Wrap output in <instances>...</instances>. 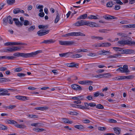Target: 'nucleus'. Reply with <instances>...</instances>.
Returning a JSON list of instances; mask_svg holds the SVG:
<instances>
[{
    "label": "nucleus",
    "mask_w": 135,
    "mask_h": 135,
    "mask_svg": "<svg viewBox=\"0 0 135 135\" xmlns=\"http://www.w3.org/2000/svg\"><path fill=\"white\" fill-rule=\"evenodd\" d=\"M113 48L117 52H119L120 54H131L135 53V51L131 49L122 50L121 48L117 47H113Z\"/></svg>",
    "instance_id": "1"
},
{
    "label": "nucleus",
    "mask_w": 135,
    "mask_h": 135,
    "mask_svg": "<svg viewBox=\"0 0 135 135\" xmlns=\"http://www.w3.org/2000/svg\"><path fill=\"white\" fill-rule=\"evenodd\" d=\"M85 35L80 32H72L65 34L63 35V37H69L80 36H84Z\"/></svg>",
    "instance_id": "2"
},
{
    "label": "nucleus",
    "mask_w": 135,
    "mask_h": 135,
    "mask_svg": "<svg viewBox=\"0 0 135 135\" xmlns=\"http://www.w3.org/2000/svg\"><path fill=\"white\" fill-rule=\"evenodd\" d=\"M3 24L6 26L8 23L10 24L13 23V21L12 17L10 16H8L6 18H4L3 19Z\"/></svg>",
    "instance_id": "3"
},
{
    "label": "nucleus",
    "mask_w": 135,
    "mask_h": 135,
    "mask_svg": "<svg viewBox=\"0 0 135 135\" xmlns=\"http://www.w3.org/2000/svg\"><path fill=\"white\" fill-rule=\"evenodd\" d=\"M120 71L121 73H127L129 72L130 71L128 70V65H123V68L120 67L117 70V71Z\"/></svg>",
    "instance_id": "4"
},
{
    "label": "nucleus",
    "mask_w": 135,
    "mask_h": 135,
    "mask_svg": "<svg viewBox=\"0 0 135 135\" xmlns=\"http://www.w3.org/2000/svg\"><path fill=\"white\" fill-rule=\"evenodd\" d=\"M85 25L92 27H100L98 24L91 22L85 21Z\"/></svg>",
    "instance_id": "5"
},
{
    "label": "nucleus",
    "mask_w": 135,
    "mask_h": 135,
    "mask_svg": "<svg viewBox=\"0 0 135 135\" xmlns=\"http://www.w3.org/2000/svg\"><path fill=\"white\" fill-rule=\"evenodd\" d=\"M59 42L60 45H71L74 43L73 41H59Z\"/></svg>",
    "instance_id": "6"
},
{
    "label": "nucleus",
    "mask_w": 135,
    "mask_h": 135,
    "mask_svg": "<svg viewBox=\"0 0 135 135\" xmlns=\"http://www.w3.org/2000/svg\"><path fill=\"white\" fill-rule=\"evenodd\" d=\"M49 32V30H40L37 32V33L39 36L45 35Z\"/></svg>",
    "instance_id": "7"
},
{
    "label": "nucleus",
    "mask_w": 135,
    "mask_h": 135,
    "mask_svg": "<svg viewBox=\"0 0 135 135\" xmlns=\"http://www.w3.org/2000/svg\"><path fill=\"white\" fill-rule=\"evenodd\" d=\"M71 105L73 107L76 108H80L82 109H88V108L85 107V106L81 105L75 104H71Z\"/></svg>",
    "instance_id": "8"
},
{
    "label": "nucleus",
    "mask_w": 135,
    "mask_h": 135,
    "mask_svg": "<svg viewBox=\"0 0 135 135\" xmlns=\"http://www.w3.org/2000/svg\"><path fill=\"white\" fill-rule=\"evenodd\" d=\"M8 91L6 89H1V95H9L10 94L8 93Z\"/></svg>",
    "instance_id": "9"
},
{
    "label": "nucleus",
    "mask_w": 135,
    "mask_h": 135,
    "mask_svg": "<svg viewBox=\"0 0 135 135\" xmlns=\"http://www.w3.org/2000/svg\"><path fill=\"white\" fill-rule=\"evenodd\" d=\"M74 25L77 26L85 25V21L83 20L79 21L75 23Z\"/></svg>",
    "instance_id": "10"
},
{
    "label": "nucleus",
    "mask_w": 135,
    "mask_h": 135,
    "mask_svg": "<svg viewBox=\"0 0 135 135\" xmlns=\"http://www.w3.org/2000/svg\"><path fill=\"white\" fill-rule=\"evenodd\" d=\"M31 52L28 53H21V57L23 58H28L30 57H32Z\"/></svg>",
    "instance_id": "11"
},
{
    "label": "nucleus",
    "mask_w": 135,
    "mask_h": 135,
    "mask_svg": "<svg viewBox=\"0 0 135 135\" xmlns=\"http://www.w3.org/2000/svg\"><path fill=\"white\" fill-rule=\"evenodd\" d=\"M13 21H15V24L18 27H21L23 25L22 22H20L18 19L14 18L13 19Z\"/></svg>",
    "instance_id": "12"
},
{
    "label": "nucleus",
    "mask_w": 135,
    "mask_h": 135,
    "mask_svg": "<svg viewBox=\"0 0 135 135\" xmlns=\"http://www.w3.org/2000/svg\"><path fill=\"white\" fill-rule=\"evenodd\" d=\"M71 87L73 89L76 90H81L82 89L80 86L76 84L72 85Z\"/></svg>",
    "instance_id": "13"
},
{
    "label": "nucleus",
    "mask_w": 135,
    "mask_h": 135,
    "mask_svg": "<svg viewBox=\"0 0 135 135\" xmlns=\"http://www.w3.org/2000/svg\"><path fill=\"white\" fill-rule=\"evenodd\" d=\"M56 40L53 39H49L44 40L42 42H41V44L44 43L45 44H52L55 42Z\"/></svg>",
    "instance_id": "14"
},
{
    "label": "nucleus",
    "mask_w": 135,
    "mask_h": 135,
    "mask_svg": "<svg viewBox=\"0 0 135 135\" xmlns=\"http://www.w3.org/2000/svg\"><path fill=\"white\" fill-rule=\"evenodd\" d=\"M24 12L23 10H22L19 8H16L13 10V13L15 14H16L19 13H24Z\"/></svg>",
    "instance_id": "15"
},
{
    "label": "nucleus",
    "mask_w": 135,
    "mask_h": 135,
    "mask_svg": "<svg viewBox=\"0 0 135 135\" xmlns=\"http://www.w3.org/2000/svg\"><path fill=\"white\" fill-rule=\"evenodd\" d=\"M103 17L105 19L108 20L117 18L116 17H115L114 16L108 15L103 16Z\"/></svg>",
    "instance_id": "16"
},
{
    "label": "nucleus",
    "mask_w": 135,
    "mask_h": 135,
    "mask_svg": "<svg viewBox=\"0 0 135 135\" xmlns=\"http://www.w3.org/2000/svg\"><path fill=\"white\" fill-rule=\"evenodd\" d=\"M72 54L71 52H68L65 53L60 54L59 56L61 57H69L71 54Z\"/></svg>",
    "instance_id": "17"
},
{
    "label": "nucleus",
    "mask_w": 135,
    "mask_h": 135,
    "mask_svg": "<svg viewBox=\"0 0 135 135\" xmlns=\"http://www.w3.org/2000/svg\"><path fill=\"white\" fill-rule=\"evenodd\" d=\"M128 40H122L119 41H118V43L120 45V46L123 45H128Z\"/></svg>",
    "instance_id": "18"
},
{
    "label": "nucleus",
    "mask_w": 135,
    "mask_h": 135,
    "mask_svg": "<svg viewBox=\"0 0 135 135\" xmlns=\"http://www.w3.org/2000/svg\"><path fill=\"white\" fill-rule=\"evenodd\" d=\"M35 109L37 110H40L43 111L49 109V108L48 107L45 106L43 107H37L35 108Z\"/></svg>",
    "instance_id": "19"
},
{
    "label": "nucleus",
    "mask_w": 135,
    "mask_h": 135,
    "mask_svg": "<svg viewBox=\"0 0 135 135\" xmlns=\"http://www.w3.org/2000/svg\"><path fill=\"white\" fill-rule=\"evenodd\" d=\"M113 129L115 133L117 135H119L121 132L120 129L118 127L114 128Z\"/></svg>",
    "instance_id": "20"
},
{
    "label": "nucleus",
    "mask_w": 135,
    "mask_h": 135,
    "mask_svg": "<svg viewBox=\"0 0 135 135\" xmlns=\"http://www.w3.org/2000/svg\"><path fill=\"white\" fill-rule=\"evenodd\" d=\"M6 122L8 124H17V122L15 120L10 119L6 120Z\"/></svg>",
    "instance_id": "21"
},
{
    "label": "nucleus",
    "mask_w": 135,
    "mask_h": 135,
    "mask_svg": "<svg viewBox=\"0 0 135 135\" xmlns=\"http://www.w3.org/2000/svg\"><path fill=\"white\" fill-rule=\"evenodd\" d=\"M87 17V14H84L80 16L77 18V20H78L81 19H84L86 18Z\"/></svg>",
    "instance_id": "22"
},
{
    "label": "nucleus",
    "mask_w": 135,
    "mask_h": 135,
    "mask_svg": "<svg viewBox=\"0 0 135 135\" xmlns=\"http://www.w3.org/2000/svg\"><path fill=\"white\" fill-rule=\"evenodd\" d=\"M62 120L63 122L65 123H68L70 124H71L73 123V122L71 121H70L68 120V119L65 118H62Z\"/></svg>",
    "instance_id": "23"
},
{
    "label": "nucleus",
    "mask_w": 135,
    "mask_h": 135,
    "mask_svg": "<svg viewBox=\"0 0 135 135\" xmlns=\"http://www.w3.org/2000/svg\"><path fill=\"white\" fill-rule=\"evenodd\" d=\"M74 127L80 130H82L84 128V126L81 125H77L74 126Z\"/></svg>",
    "instance_id": "24"
},
{
    "label": "nucleus",
    "mask_w": 135,
    "mask_h": 135,
    "mask_svg": "<svg viewBox=\"0 0 135 135\" xmlns=\"http://www.w3.org/2000/svg\"><path fill=\"white\" fill-rule=\"evenodd\" d=\"M11 80L7 78H1V83H3L5 82L10 81Z\"/></svg>",
    "instance_id": "25"
},
{
    "label": "nucleus",
    "mask_w": 135,
    "mask_h": 135,
    "mask_svg": "<svg viewBox=\"0 0 135 135\" xmlns=\"http://www.w3.org/2000/svg\"><path fill=\"white\" fill-rule=\"evenodd\" d=\"M82 56L79 54H75L71 56V57L73 58H78Z\"/></svg>",
    "instance_id": "26"
},
{
    "label": "nucleus",
    "mask_w": 135,
    "mask_h": 135,
    "mask_svg": "<svg viewBox=\"0 0 135 135\" xmlns=\"http://www.w3.org/2000/svg\"><path fill=\"white\" fill-rule=\"evenodd\" d=\"M15 126L19 128L23 129L26 127V126L24 124H16L15 125Z\"/></svg>",
    "instance_id": "27"
},
{
    "label": "nucleus",
    "mask_w": 135,
    "mask_h": 135,
    "mask_svg": "<svg viewBox=\"0 0 135 135\" xmlns=\"http://www.w3.org/2000/svg\"><path fill=\"white\" fill-rule=\"evenodd\" d=\"M49 25H38V27L39 29H47L48 28Z\"/></svg>",
    "instance_id": "28"
},
{
    "label": "nucleus",
    "mask_w": 135,
    "mask_h": 135,
    "mask_svg": "<svg viewBox=\"0 0 135 135\" xmlns=\"http://www.w3.org/2000/svg\"><path fill=\"white\" fill-rule=\"evenodd\" d=\"M33 130L36 132H40L45 131V130L42 128H39L36 127L33 128Z\"/></svg>",
    "instance_id": "29"
},
{
    "label": "nucleus",
    "mask_w": 135,
    "mask_h": 135,
    "mask_svg": "<svg viewBox=\"0 0 135 135\" xmlns=\"http://www.w3.org/2000/svg\"><path fill=\"white\" fill-rule=\"evenodd\" d=\"M42 52V51L41 50L37 51L35 52H31V54L32 57H34V56H35L37 55V54L41 53Z\"/></svg>",
    "instance_id": "30"
},
{
    "label": "nucleus",
    "mask_w": 135,
    "mask_h": 135,
    "mask_svg": "<svg viewBox=\"0 0 135 135\" xmlns=\"http://www.w3.org/2000/svg\"><path fill=\"white\" fill-rule=\"evenodd\" d=\"M56 15L57 16L54 21V23H57L60 20V17L59 13H57L56 14Z\"/></svg>",
    "instance_id": "31"
},
{
    "label": "nucleus",
    "mask_w": 135,
    "mask_h": 135,
    "mask_svg": "<svg viewBox=\"0 0 135 135\" xmlns=\"http://www.w3.org/2000/svg\"><path fill=\"white\" fill-rule=\"evenodd\" d=\"M128 45L129 46L135 45V42L134 41L128 40Z\"/></svg>",
    "instance_id": "32"
},
{
    "label": "nucleus",
    "mask_w": 135,
    "mask_h": 135,
    "mask_svg": "<svg viewBox=\"0 0 135 135\" xmlns=\"http://www.w3.org/2000/svg\"><path fill=\"white\" fill-rule=\"evenodd\" d=\"M88 18L94 20L98 19L99 18L96 16L94 15H90L88 17Z\"/></svg>",
    "instance_id": "33"
},
{
    "label": "nucleus",
    "mask_w": 135,
    "mask_h": 135,
    "mask_svg": "<svg viewBox=\"0 0 135 135\" xmlns=\"http://www.w3.org/2000/svg\"><path fill=\"white\" fill-rule=\"evenodd\" d=\"M93 83V81L91 80H85V84L86 85H89Z\"/></svg>",
    "instance_id": "34"
},
{
    "label": "nucleus",
    "mask_w": 135,
    "mask_h": 135,
    "mask_svg": "<svg viewBox=\"0 0 135 135\" xmlns=\"http://www.w3.org/2000/svg\"><path fill=\"white\" fill-rule=\"evenodd\" d=\"M14 51V50L13 47L11 48H9L5 50V52H12Z\"/></svg>",
    "instance_id": "35"
},
{
    "label": "nucleus",
    "mask_w": 135,
    "mask_h": 135,
    "mask_svg": "<svg viewBox=\"0 0 135 135\" xmlns=\"http://www.w3.org/2000/svg\"><path fill=\"white\" fill-rule=\"evenodd\" d=\"M7 2L8 4L12 5L15 2V0H7Z\"/></svg>",
    "instance_id": "36"
},
{
    "label": "nucleus",
    "mask_w": 135,
    "mask_h": 135,
    "mask_svg": "<svg viewBox=\"0 0 135 135\" xmlns=\"http://www.w3.org/2000/svg\"><path fill=\"white\" fill-rule=\"evenodd\" d=\"M113 4L112 1H109L107 4V6L108 7H112Z\"/></svg>",
    "instance_id": "37"
},
{
    "label": "nucleus",
    "mask_w": 135,
    "mask_h": 135,
    "mask_svg": "<svg viewBox=\"0 0 135 135\" xmlns=\"http://www.w3.org/2000/svg\"><path fill=\"white\" fill-rule=\"evenodd\" d=\"M28 117L32 118H37L38 116L37 115H35L29 114L28 115Z\"/></svg>",
    "instance_id": "38"
},
{
    "label": "nucleus",
    "mask_w": 135,
    "mask_h": 135,
    "mask_svg": "<svg viewBox=\"0 0 135 135\" xmlns=\"http://www.w3.org/2000/svg\"><path fill=\"white\" fill-rule=\"evenodd\" d=\"M121 54L119 53V52H118V53L117 54H115L113 55V58H117L118 57H120V56L121 55L120 54Z\"/></svg>",
    "instance_id": "39"
},
{
    "label": "nucleus",
    "mask_w": 135,
    "mask_h": 135,
    "mask_svg": "<svg viewBox=\"0 0 135 135\" xmlns=\"http://www.w3.org/2000/svg\"><path fill=\"white\" fill-rule=\"evenodd\" d=\"M35 29V26H32L28 28V31L30 32L31 31H33Z\"/></svg>",
    "instance_id": "40"
},
{
    "label": "nucleus",
    "mask_w": 135,
    "mask_h": 135,
    "mask_svg": "<svg viewBox=\"0 0 135 135\" xmlns=\"http://www.w3.org/2000/svg\"><path fill=\"white\" fill-rule=\"evenodd\" d=\"M75 64L74 63H71L68 64L67 66L70 67H75Z\"/></svg>",
    "instance_id": "41"
},
{
    "label": "nucleus",
    "mask_w": 135,
    "mask_h": 135,
    "mask_svg": "<svg viewBox=\"0 0 135 135\" xmlns=\"http://www.w3.org/2000/svg\"><path fill=\"white\" fill-rule=\"evenodd\" d=\"M96 108L98 109H103L104 108L103 106L101 104H99L96 105Z\"/></svg>",
    "instance_id": "42"
},
{
    "label": "nucleus",
    "mask_w": 135,
    "mask_h": 135,
    "mask_svg": "<svg viewBox=\"0 0 135 135\" xmlns=\"http://www.w3.org/2000/svg\"><path fill=\"white\" fill-rule=\"evenodd\" d=\"M68 114L72 115H77L79 114V113L74 112H70L68 113Z\"/></svg>",
    "instance_id": "43"
},
{
    "label": "nucleus",
    "mask_w": 135,
    "mask_h": 135,
    "mask_svg": "<svg viewBox=\"0 0 135 135\" xmlns=\"http://www.w3.org/2000/svg\"><path fill=\"white\" fill-rule=\"evenodd\" d=\"M111 44L109 42L103 43V47H108L110 46Z\"/></svg>",
    "instance_id": "44"
},
{
    "label": "nucleus",
    "mask_w": 135,
    "mask_h": 135,
    "mask_svg": "<svg viewBox=\"0 0 135 135\" xmlns=\"http://www.w3.org/2000/svg\"><path fill=\"white\" fill-rule=\"evenodd\" d=\"M16 106L15 105H10L9 106L6 107L7 108L9 109H11L15 107Z\"/></svg>",
    "instance_id": "45"
},
{
    "label": "nucleus",
    "mask_w": 135,
    "mask_h": 135,
    "mask_svg": "<svg viewBox=\"0 0 135 135\" xmlns=\"http://www.w3.org/2000/svg\"><path fill=\"white\" fill-rule=\"evenodd\" d=\"M25 75H26V74H25L22 73H19L17 74V76L20 77L24 76Z\"/></svg>",
    "instance_id": "46"
},
{
    "label": "nucleus",
    "mask_w": 135,
    "mask_h": 135,
    "mask_svg": "<svg viewBox=\"0 0 135 135\" xmlns=\"http://www.w3.org/2000/svg\"><path fill=\"white\" fill-rule=\"evenodd\" d=\"M13 47L14 51L19 50L21 49L20 47L13 46Z\"/></svg>",
    "instance_id": "47"
},
{
    "label": "nucleus",
    "mask_w": 135,
    "mask_h": 135,
    "mask_svg": "<svg viewBox=\"0 0 135 135\" xmlns=\"http://www.w3.org/2000/svg\"><path fill=\"white\" fill-rule=\"evenodd\" d=\"M30 24L29 21L27 20H25L23 22V25L25 26H27Z\"/></svg>",
    "instance_id": "48"
},
{
    "label": "nucleus",
    "mask_w": 135,
    "mask_h": 135,
    "mask_svg": "<svg viewBox=\"0 0 135 135\" xmlns=\"http://www.w3.org/2000/svg\"><path fill=\"white\" fill-rule=\"evenodd\" d=\"M21 53L16 52L13 54V55L15 56L16 57H21Z\"/></svg>",
    "instance_id": "49"
},
{
    "label": "nucleus",
    "mask_w": 135,
    "mask_h": 135,
    "mask_svg": "<svg viewBox=\"0 0 135 135\" xmlns=\"http://www.w3.org/2000/svg\"><path fill=\"white\" fill-rule=\"evenodd\" d=\"M1 128L2 130H6L7 129V128L6 126L2 125H1Z\"/></svg>",
    "instance_id": "50"
},
{
    "label": "nucleus",
    "mask_w": 135,
    "mask_h": 135,
    "mask_svg": "<svg viewBox=\"0 0 135 135\" xmlns=\"http://www.w3.org/2000/svg\"><path fill=\"white\" fill-rule=\"evenodd\" d=\"M103 55H106L107 54H109L110 53V51H105L103 50Z\"/></svg>",
    "instance_id": "51"
},
{
    "label": "nucleus",
    "mask_w": 135,
    "mask_h": 135,
    "mask_svg": "<svg viewBox=\"0 0 135 135\" xmlns=\"http://www.w3.org/2000/svg\"><path fill=\"white\" fill-rule=\"evenodd\" d=\"M22 69L21 68H16L15 70V71L16 72H19L22 71Z\"/></svg>",
    "instance_id": "52"
},
{
    "label": "nucleus",
    "mask_w": 135,
    "mask_h": 135,
    "mask_svg": "<svg viewBox=\"0 0 135 135\" xmlns=\"http://www.w3.org/2000/svg\"><path fill=\"white\" fill-rule=\"evenodd\" d=\"M106 129V128L105 127H98V129L99 130L101 131H103L105 130Z\"/></svg>",
    "instance_id": "53"
},
{
    "label": "nucleus",
    "mask_w": 135,
    "mask_h": 135,
    "mask_svg": "<svg viewBox=\"0 0 135 135\" xmlns=\"http://www.w3.org/2000/svg\"><path fill=\"white\" fill-rule=\"evenodd\" d=\"M82 122L84 123L87 124L89 123L90 120L89 119H85L82 120Z\"/></svg>",
    "instance_id": "54"
},
{
    "label": "nucleus",
    "mask_w": 135,
    "mask_h": 135,
    "mask_svg": "<svg viewBox=\"0 0 135 135\" xmlns=\"http://www.w3.org/2000/svg\"><path fill=\"white\" fill-rule=\"evenodd\" d=\"M125 27L126 28H133V24L131 25H125Z\"/></svg>",
    "instance_id": "55"
},
{
    "label": "nucleus",
    "mask_w": 135,
    "mask_h": 135,
    "mask_svg": "<svg viewBox=\"0 0 135 135\" xmlns=\"http://www.w3.org/2000/svg\"><path fill=\"white\" fill-rule=\"evenodd\" d=\"M103 77L105 78H108L110 76L109 73H106L105 74H103Z\"/></svg>",
    "instance_id": "56"
},
{
    "label": "nucleus",
    "mask_w": 135,
    "mask_h": 135,
    "mask_svg": "<svg viewBox=\"0 0 135 135\" xmlns=\"http://www.w3.org/2000/svg\"><path fill=\"white\" fill-rule=\"evenodd\" d=\"M78 98H79V100H80V101L84 99V98L83 96V95L79 96Z\"/></svg>",
    "instance_id": "57"
},
{
    "label": "nucleus",
    "mask_w": 135,
    "mask_h": 135,
    "mask_svg": "<svg viewBox=\"0 0 135 135\" xmlns=\"http://www.w3.org/2000/svg\"><path fill=\"white\" fill-rule=\"evenodd\" d=\"M45 15V13L44 12H40L38 14V16L41 17H43Z\"/></svg>",
    "instance_id": "58"
},
{
    "label": "nucleus",
    "mask_w": 135,
    "mask_h": 135,
    "mask_svg": "<svg viewBox=\"0 0 135 135\" xmlns=\"http://www.w3.org/2000/svg\"><path fill=\"white\" fill-rule=\"evenodd\" d=\"M99 95V92L98 91L95 93L94 94V97H97Z\"/></svg>",
    "instance_id": "59"
},
{
    "label": "nucleus",
    "mask_w": 135,
    "mask_h": 135,
    "mask_svg": "<svg viewBox=\"0 0 135 135\" xmlns=\"http://www.w3.org/2000/svg\"><path fill=\"white\" fill-rule=\"evenodd\" d=\"M120 5H116L115 6V10H118L120 9Z\"/></svg>",
    "instance_id": "60"
},
{
    "label": "nucleus",
    "mask_w": 135,
    "mask_h": 135,
    "mask_svg": "<svg viewBox=\"0 0 135 135\" xmlns=\"http://www.w3.org/2000/svg\"><path fill=\"white\" fill-rule=\"evenodd\" d=\"M15 58L13 56H7V60H12Z\"/></svg>",
    "instance_id": "61"
},
{
    "label": "nucleus",
    "mask_w": 135,
    "mask_h": 135,
    "mask_svg": "<svg viewBox=\"0 0 135 135\" xmlns=\"http://www.w3.org/2000/svg\"><path fill=\"white\" fill-rule=\"evenodd\" d=\"M89 106L91 107H94L96 106V104L94 103H89Z\"/></svg>",
    "instance_id": "62"
},
{
    "label": "nucleus",
    "mask_w": 135,
    "mask_h": 135,
    "mask_svg": "<svg viewBox=\"0 0 135 135\" xmlns=\"http://www.w3.org/2000/svg\"><path fill=\"white\" fill-rule=\"evenodd\" d=\"M119 80L126 79L125 76H119Z\"/></svg>",
    "instance_id": "63"
},
{
    "label": "nucleus",
    "mask_w": 135,
    "mask_h": 135,
    "mask_svg": "<svg viewBox=\"0 0 135 135\" xmlns=\"http://www.w3.org/2000/svg\"><path fill=\"white\" fill-rule=\"evenodd\" d=\"M86 98L89 100H91L93 99V97L91 95H89L86 97Z\"/></svg>",
    "instance_id": "64"
}]
</instances>
